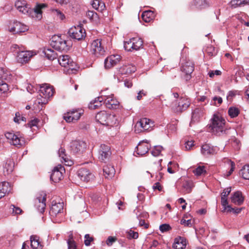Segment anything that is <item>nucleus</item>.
<instances>
[{"instance_id":"1","label":"nucleus","mask_w":249,"mask_h":249,"mask_svg":"<svg viewBox=\"0 0 249 249\" xmlns=\"http://www.w3.org/2000/svg\"><path fill=\"white\" fill-rule=\"evenodd\" d=\"M40 96L44 98L43 101L38 99L36 101L34 105L33 109L36 111H40L42 109L43 105L47 103V99L52 97L54 93V90L52 87L44 84L40 87Z\"/></svg>"},{"instance_id":"2","label":"nucleus","mask_w":249,"mask_h":249,"mask_svg":"<svg viewBox=\"0 0 249 249\" xmlns=\"http://www.w3.org/2000/svg\"><path fill=\"white\" fill-rule=\"evenodd\" d=\"M15 6L17 9L20 12L25 14L31 13L34 11V13L38 16V17L41 16L42 9L46 8L47 5L44 3L37 4L33 8L31 9L25 0H18L15 2Z\"/></svg>"},{"instance_id":"3","label":"nucleus","mask_w":249,"mask_h":249,"mask_svg":"<svg viewBox=\"0 0 249 249\" xmlns=\"http://www.w3.org/2000/svg\"><path fill=\"white\" fill-rule=\"evenodd\" d=\"M225 120L219 114H214L210 120V131L215 135H220L225 129Z\"/></svg>"},{"instance_id":"4","label":"nucleus","mask_w":249,"mask_h":249,"mask_svg":"<svg viewBox=\"0 0 249 249\" xmlns=\"http://www.w3.org/2000/svg\"><path fill=\"white\" fill-rule=\"evenodd\" d=\"M11 51L15 52V54H16L17 61L22 64L27 62L33 56L36 54L32 51L22 50L17 44L12 46Z\"/></svg>"},{"instance_id":"5","label":"nucleus","mask_w":249,"mask_h":249,"mask_svg":"<svg viewBox=\"0 0 249 249\" xmlns=\"http://www.w3.org/2000/svg\"><path fill=\"white\" fill-rule=\"evenodd\" d=\"M5 136L11 144L17 147H22L25 144L24 138L18 132H7L5 133Z\"/></svg>"},{"instance_id":"6","label":"nucleus","mask_w":249,"mask_h":249,"mask_svg":"<svg viewBox=\"0 0 249 249\" xmlns=\"http://www.w3.org/2000/svg\"><path fill=\"white\" fill-rule=\"evenodd\" d=\"M12 75L6 68L0 67V93H4L8 90V84L6 82H10Z\"/></svg>"},{"instance_id":"7","label":"nucleus","mask_w":249,"mask_h":249,"mask_svg":"<svg viewBox=\"0 0 249 249\" xmlns=\"http://www.w3.org/2000/svg\"><path fill=\"white\" fill-rule=\"evenodd\" d=\"M143 41L140 38L133 37L124 41V47L125 51L132 52L137 51L142 47Z\"/></svg>"},{"instance_id":"8","label":"nucleus","mask_w":249,"mask_h":249,"mask_svg":"<svg viewBox=\"0 0 249 249\" xmlns=\"http://www.w3.org/2000/svg\"><path fill=\"white\" fill-rule=\"evenodd\" d=\"M166 105L171 107L172 108L177 112H182L188 108L190 105V100L185 97H182L179 99L178 105L174 106L172 103L167 102V100H164Z\"/></svg>"},{"instance_id":"9","label":"nucleus","mask_w":249,"mask_h":249,"mask_svg":"<svg viewBox=\"0 0 249 249\" xmlns=\"http://www.w3.org/2000/svg\"><path fill=\"white\" fill-rule=\"evenodd\" d=\"M51 45L54 49L59 51H67L70 48L68 42L58 36L52 37Z\"/></svg>"},{"instance_id":"10","label":"nucleus","mask_w":249,"mask_h":249,"mask_svg":"<svg viewBox=\"0 0 249 249\" xmlns=\"http://www.w3.org/2000/svg\"><path fill=\"white\" fill-rule=\"evenodd\" d=\"M83 113L82 109H72L65 113L63 118L68 123L74 122L78 120Z\"/></svg>"},{"instance_id":"11","label":"nucleus","mask_w":249,"mask_h":249,"mask_svg":"<svg viewBox=\"0 0 249 249\" xmlns=\"http://www.w3.org/2000/svg\"><path fill=\"white\" fill-rule=\"evenodd\" d=\"M70 36L73 39L80 40L86 36L85 30L81 26H73L69 29Z\"/></svg>"},{"instance_id":"12","label":"nucleus","mask_w":249,"mask_h":249,"mask_svg":"<svg viewBox=\"0 0 249 249\" xmlns=\"http://www.w3.org/2000/svg\"><path fill=\"white\" fill-rule=\"evenodd\" d=\"M180 70L185 74L184 78L186 81H188L191 78V74L194 70V64L190 60L186 61L184 62H182Z\"/></svg>"},{"instance_id":"13","label":"nucleus","mask_w":249,"mask_h":249,"mask_svg":"<svg viewBox=\"0 0 249 249\" xmlns=\"http://www.w3.org/2000/svg\"><path fill=\"white\" fill-rule=\"evenodd\" d=\"M90 52L97 56L104 54L105 51L101 40L97 39L92 41L90 46Z\"/></svg>"},{"instance_id":"14","label":"nucleus","mask_w":249,"mask_h":249,"mask_svg":"<svg viewBox=\"0 0 249 249\" xmlns=\"http://www.w3.org/2000/svg\"><path fill=\"white\" fill-rule=\"evenodd\" d=\"M111 155L110 147L105 144H101L99 150L98 159L103 162L107 161Z\"/></svg>"},{"instance_id":"15","label":"nucleus","mask_w":249,"mask_h":249,"mask_svg":"<svg viewBox=\"0 0 249 249\" xmlns=\"http://www.w3.org/2000/svg\"><path fill=\"white\" fill-rule=\"evenodd\" d=\"M65 169L61 165L59 164L55 167L51 175L50 178L54 182H59L63 178V173Z\"/></svg>"},{"instance_id":"16","label":"nucleus","mask_w":249,"mask_h":249,"mask_svg":"<svg viewBox=\"0 0 249 249\" xmlns=\"http://www.w3.org/2000/svg\"><path fill=\"white\" fill-rule=\"evenodd\" d=\"M104 97V102L106 107L110 109L115 108L119 105V102L113 94L106 95L104 92L101 93Z\"/></svg>"},{"instance_id":"17","label":"nucleus","mask_w":249,"mask_h":249,"mask_svg":"<svg viewBox=\"0 0 249 249\" xmlns=\"http://www.w3.org/2000/svg\"><path fill=\"white\" fill-rule=\"evenodd\" d=\"M28 30L27 27L20 22L15 21L10 24L9 26V31L13 34L24 32Z\"/></svg>"},{"instance_id":"18","label":"nucleus","mask_w":249,"mask_h":249,"mask_svg":"<svg viewBox=\"0 0 249 249\" xmlns=\"http://www.w3.org/2000/svg\"><path fill=\"white\" fill-rule=\"evenodd\" d=\"M86 147V143L83 141H74L71 142V150L73 154L82 153Z\"/></svg>"},{"instance_id":"19","label":"nucleus","mask_w":249,"mask_h":249,"mask_svg":"<svg viewBox=\"0 0 249 249\" xmlns=\"http://www.w3.org/2000/svg\"><path fill=\"white\" fill-rule=\"evenodd\" d=\"M121 58V56L119 54H112L108 56L104 62L105 68L110 69L114 67L120 62Z\"/></svg>"},{"instance_id":"20","label":"nucleus","mask_w":249,"mask_h":249,"mask_svg":"<svg viewBox=\"0 0 249 249\" xmlns=\"http://www.w3.org/2000/svg\"><path fill=\"white\" fill-rule=\"evenodd\" d=\"M153 126V123L149 119L144 118L140 119L136 124V127H140V131H150Z\"/></svg>"},{"instance_id":"21","label":"nucleus","mask_w":249,"mask_h":249,"mask_svg":"<svg viewBox=\"0 0 249 249\" xmlns=\"http://www.w3.org/2000/svg\"><path fill=\"white\" fill-rule=\"evenodd\" d=\"M46 195H40L35 200V206L41 213L44 212L46 207Z\"/></svg>"},{"instance_id":"22","label":"nucleus","mask_w":249,"mask_h":249,"mask_svg":"<svg viewBox=\"0 0 249 249\" xmlns=\"http://www.w3.org/2000/svg\"><path fill=\"white\" fill-rule=\"evenodd\" d=\"M58 61L60 65L64 67H67L69 69L72 70L74 63L71 61V59L68 55H63L60 56L58 59Z\"/></svg>"},{"instance_id":"23","label":"nucleus","mask_w":249,"mask_h":249,"mask_svg":"<svg viewBox=\"0 0 249 249\" xmlns=\"http://www.w3.org/2000/svg\"><path fill=\"white\" fill-rule=\"evenodd\" d=\"M149 150V144L145 141L140 142L136 148V153L140 156H142L146 154Z\"/></svg>"},{"instance_id":"24","label":"nucleus","mask_w":249,"mask_h":249,"mask_svg":"<svg viewBox=\"0 0 249 249\" xmlns=\"http://www.w3.org/2000/svg\"><path fill=\"white\" fill-rule=\"evenodd\" d=\"M231 202L237 205H241L244 200V197L241 192L237 191L233 193L231 197Z\"/></svg>"},{"instance_id":"25","label":"nucleus","mask_w":249,"mask_h":249,"mask_svg":"<svg viewBox=\"0 0 249 249\" xmlns=\"http://www.w3.org/2000/svg\"><path fill=\"white\" fill-rule=\"evenodd\" d=\"M77 175L81 180L86 182L89 181L92 177L89 171L86 168L80 169L78 171Z\"/></svg>"},{"instance_id":"26","label":"nucleus","mask_w":249,"mask_h":249,"mask_svg":"<svg viewBox=\"0 0 249 249\" xmlns=\"http://www.w3.org/2000/svg\"><path fill=\"white\" fill-rule=\"evenodd\" d=\"M186 244V239L179 236L175 238L173 248L175 249H185Z\"/></svg>"},{"instance_id":"27","label":"nucleus","mask_w":249,"mask_h":249,"mask_svg":"<svg viewBox=\"0 0 249 249\" xmlns=\"http://www.w3.org/2000/svg\"><path fill=\"white\" fill-rule=\"evenodd\" d=\"M217 148L213 146H211L208 144H205L201 146V153L206 156L210 155H213L216 153Z\"/></svg>"},{"instance_id":"28","label":"nucleus","mask_w":249,"mask_h":249,"mask_svg":"<svg viewBox=\"0 0 249 249\" xmlns=\"http://www.w3.org/2000/svg\"><path fill=\"white\" fill-rule=\"evenodd\" d=\"M30 244L33 249H42L43 247L39 237L37 235H33L30 236Z\"/></svg>"},{"instance_id":"29","label":"nucleus","mask_w":249,"mask_h":249,"mask_svg":"<svg viewBox=\"0 0 249 249\" xmlns=\"http://www.w3.org/2000/svg\"><path fill=\"white\" fill-rule=\"evenodd\" d=\"M63 210V203H55L52 204L50 213L52 216H56L57 214L62 213Z\"/></svg>"},{"instance_id":"30","label":"nucleus","mask_w":249,"mask_h":249,"mask_svg":"<svg viewBox=\"0 0 249 249\" xmlns=\"http://www.w3.org/2000/svg\"><path fill=\"white\" fill-rule=\"evenodd\" d=\"M103 172L106 178H112L115 173L114 167L111 165H107L103 168Z\"/></svg>"},{"instance_id":"31","label":"nucleus","mask_w":249,"mask_h":249,"mask_svg":"<svg viewBox=\"0 0 249 249\" xmlns=\"http://www.w3.org/2000/svg\"><path fill=\"white\" fill-rule=\"evenodd\" d=\"M108 115L106 111H101L96 115V120L102 125H106Z\"/></svg>"},{"instance_id":"32","label":"nucleus","mask_w":249,"mask_h":249,"mask_svg":"<svg viewBox=\"0 0 249 249\" xmlns=\"http://www.w3.org/2000/svg\"><path fill=\"white\" fill-rule=\"evenodd\" d=\"M203 110L201 108H196L192 112V120L191 124L193 123L197 122L203 116Z\"/></svg>"},{"instance_id":"33","label":"nucleus","mask_w":249,"mask_h":249,"mask_svg":"<svg viewBox=\"0 0 249 249\" xmlns=\"http://www.w3.org/2000/svg\"><path fill=\"white\" fill-rule=\"evenodd\" d=\"M104 101V97L101 94V96L95 99L94 101H91L89 105V108L91 109H96L101 107L102 102Z\"/></svg>"},{"instance_id":"34","label":"nucleus","mask_w":249,"mask_h":249,"mask_svg":"<svg viewBox=\"0 0 249 249\" xmlns=\"http://www.w3.org/2000/svg\"><path fill=\"white\" fill-rule=\"evenodd\" d=\"M106 126H117L119 124V118L114 114H109Z\"/></svg>"},{"instance_id":"35","label":"nucleus","mask_w":249,"mask_h":249,"mask_svg":"<svg viewBox=\"0 0 249 249\" xmlns=\"http://www.w3.org/2000/svg\"><path fill=\"white\" fill-rule=\"evenodd\" d=\"M11 191L10 184L7 182L0 183V199L4 197L6 194H8Z\"/></svg>"},{"instance_id":"36","label":"nucleus","mask_w":249,"mask_h":249,"mask_svg":"<svg viewBox=\"0 0 249 249\" xmlns=\"http://www.w3.org/2000/svg\"><path fill=\"white\" fill-rule=\"evenodd\" d=\"M14 168V163L13 161L11 160H8L3 166V172L4 174H9L13 172Z\"/></svg>"},{"instance_id":"37","label":"nucleus","mask_w":249,"mask_h":249,"mask_svg":"<svg viewBox=\"0 0 249 249\" xmlns=\"http://www.w3.org/2000/svg\"><path fill=\"white\" fill-rule=\"evenodd\" d=\"M194 187L193 182L191 180H186L182 184V191L184 194H189L191 192Z\"/></svg>"},{"instance_id":"38","label":"nucleus","mask_w":249,"mask_h":249,"mask_svg":"<svg viewBox=\"0 0 249 249\" xmlns=\"http://www.w3.org/2000/svg\"><path fill=\"white\" fill-rule=\"evenodd\" d=\"M43 53L49 60H52L57 58V53L51 49H45Z\"/></svg>"},{"instance_id":"39","label":"nucleus","mask_w":249,"mask_h":249,"mask_svg":"<svg viewBox=\"0 0 249 249\" xmlns=\"http://www.w3.org/2000/svg\"><path fill=\"white\" fill-rule=\"evenodd\" d=\"M92 7L99 11H103L105 9V3L99 0H93L91 3Z\"/></svg>"},{"instance_id":"40","label":"nucleus","mask_w":249,"mask_h":249,"mask_svg":"<svg viewBox=\"0 0 249 249\" xmlns=\"http://www.w3.org/2000/svg\"><path fill=\"white\" fill-rule=\"evenodd\" d=\"M154 17V12L151 10L144 11L142 15V18L145 22H150Z\"/></svg>"},{"instance_id":"41","label":"nucleus","mask_w":249,"mask_h":249,"mask_svg":"<svg viewBox=\"0 0 249 249\" xmlns=\"http://www.w3.org/2000/svg\"><path fill=\"white\" fill-rule=\"evenodd\" d=\"M249 4V0H232L231 5L232 8H235L238 6H244Z\"/></svg>"},{"instance_id":"42","label":"nucleus","mask_w":249,"mask_h":249,"mask_svg":"<svg viewBox=\"0 0 249 249\" xmlns=\"http://www.w3.org/2000/svg\"><path fill=\"white\" fill-rule=\"evenodd\" d=\"M239 174L245 179H249V164L245 165L240 170Z\"/></svg>"},{"instance_id":"43","label":"nucleus","mask_w":249,"mask_h":249,"mask_svg":"<svg viewBox=\"0 0 249 249\" xmlns=\"http://www.w3.org/2000/svg\"><path fill=\"white\" fill-rule=\"evenodd\" d=\"M192 5L200 9L206 8L208 6L206 0H195Z\"/></svg>"},{"instance_id":"44","label":"nucleus","mask_w":249,"mask_h":249,"mask_svg":"<svg viewBox=\"0 0 249 249\" xmlns=\"http://www.w3.org/2000/svg\"><path fill=\"white\" fill-rule=\"evenodd\" d=\"M240 113V110L236 107H231L229 108L228 114L231 118L236 117Z\"/></svg>"},{"instance_id":"45","label":"nucleus","mask_w":249,"mask_h":249,"mask_svg":"<svg viewBox=\"0 0 249 249\" xmlns=\"http://www.w3.org/2000/svg\"><path fill=\"white\" fill-rule=\"evenodd\" d=\"M53 14L58 19L63 20L65 19V15L59 10L57 9H53L52 10Z\"/></svg>"},{"instance_id":"46","label":"nucleus","mask_w":249,"mask_h":249,"mask_svg":"<svg viewBox=\"0 0 249 249\" xmlns=\"http://www.w3.org/2000/svg\"><path fill=\"white\" fill-rule=\"evenodd\" d=\"M206 171L205 170V166H199L193 170V173L197 176H200L206 173Z\"/></svg>"},{"instance_id":"47","label":"nucleus","mask_w":249,"mask_h":249,"mask_svg":"<svg viewBox=\"0 0 249 249\" xmlns=\"http://www.w3.org/2000/svg\"><path fill=\"white\" fill-rule=\"evenodd\" d=\"M58 154L59 157H61L64 160L65 162H68V164L69 165V157L65 154V150L63 148H60L58 151Z\"/></svg>"},{"instance_id":"48","label":"nucleus","mask_w":249,"mask_h":249,"mask_svg":"<svg viewBox=\"0 0 249 249\" xmlns=\"http://www.w3.org/2000/svg\"><path fill=\"white\" fill-rule=\"evenodd\" d=\"M227 161L228 162V164L230 166V170L227 172V174L225 175V176L228 177L232 174L234 171L235 169V163L233 161L228 159L227 160Z\"/></svg>"},{"instance_id":"49","label":"nucleus","mask_w":249,"mask_h":249,"mask_svg":"<svg viewBox=\"0 0 249 249\" xmlns=\"http://www.w3.org/2000/svg\"><path fill=\"white\" fill-rule=\"evenodd\" d=\"M84 244L86 246H89L90 245L91 243L93 241L94 238L90 236L89 234H86L85 235Z\"/></svg>"},{"instance_id":"50","label":"nucleus","mask_w":249,"mask_h":249,"mask_svg":"<svg viewBox=\"0 0 249 249\" xmlns=\"http://www.w3.org/2000/svg\"><path fill=\"white\" fill-rule=\"evenodd\" d=\"M162 149L163 148L161 146H155L153 150L151 151V153L154 156H158L160 154Z\"/></svg>"},{"instance_id":"51","label":"nucleus","mask_w":249,"mask_h":249,"mask_svg":"<svg viewBox=\"0 0 249 249\" xmlns=\"http://www.w3.org/2000/svg\"><path fill=\"white\" fill-rule=\"evenodd\" d=\"M206 52L211 56L215 55L216 53L215 48L211 45H209L207 47Z\"/></svg>"},{"instance_id":"52","label":"nucleus","mask_w":249,"mask_h":249,"mask_svg":"<svg viewBox=\"0 0 249 249\" xmlns=\"http://www.w3.org/2000/svg\"><path fill=\"white\" fill-rule=\"evenodd\" d=\"M180 224L183 225L185 226L191 227L193 225L192 221L191 219H185L182 218L180 221Z\"/></svg>"},{"instance_id":"53","label":"nucleus","mask_w":249,"mask_h":249,"mask_svg":"<svg viewBox=\"0 0 249 249\" xmlns=\"http://www.w3.org/2000/svg\"><path fill=\"white\" fill-rule=\"evenodd\" d=\"M122 70H125V73H131L132 72H134L135 71V68L133 66H125L122 68Z\"/></svg>"},{"instance_id":"54","label":"nucleus","mask_w":249,"mask_h":249,"mask_svg":"<svg viewBox=\"0 0 249 249\" xmlns=\"http://www.w3.org/2000/svg\"><path fill=\"white\" fill-rule=\"evenodd\" d=\"M14 119L15 122L19 123L20 120L26 121V118L24 117H20L18 112L16 113Z\"/></svg>"},{"instance_id":"55","label":"nucleus","mask_w":249,"mask_h":249,"mask_svg":"<svg viewBox=\"0 0 249 249\" xmlns=\"http://www.w3.org/2000/svg\"><path fill=\"white\" fill-rule=\"evenodd\" d=\"M171 229L169 225L167 224H162L160 226V230L162 232L167 231Z\"/></svg>"},{"instance_id":"56","label":"nucleus","mask_w":249,"mask_h":249,"mask_svg":"<svg viewBox=\"0 0 249 249\" xmlns=\"http://www.w3.org/2000/svg\"><path fill=\"white\" fill-rule=\"evenodd\" d=\"M232 146L237 150L240 149V141L236 139H234L232 142Z\"/></svg>"},{"instance_id":"57","label":"nucleus","mask_w":249,"mask_h":249,"mask_svg":"<svg viewBox=\"0 0 249 249\" xmlns=\"http://www.w3.org/2000/svg\"><path fill=\"white\" fill-rule=\"evenodd\" d=\"M39 120L37 118H34L33 120H31L29 123L28 125L30 127H32L33 126H37Z\"/></svg>"},{"instance_id":"58","label":"nucleus","mask_w":249,"mask_h":249,"mask_svg":"<svg viewBox=\"0 0 249 249\" xmlns=\"http://www.w3.org/2000/svg\"><path fill=\"white\" fill-rule=\"evenodd\" d=\"M68 249H77L76 244L75 241H67Z\"/></svg>"},{"instance_id":"59","label":"nucleus","mask_w":249,"mask_h":249,"mask_svg":"<svg viewBox=\"0 0 249 249\" xmlns=\"http://www.w3.org/2000/svg\"><path fill=\"white\" fill-rule=\"evenodd\" d=\"M139 234L137 232H135L133 231L130 230L128 232V238L137 239L138 237Z\"/></svg>"},{"instance_id":"60","label":"nucleus","mask_w":249,"mask_h":249,"mask_svg":"<svg viewBox=\"0 0 249 249\" xmlns=\"http://www.w3.org/2000/svg\"><path fill=\"white\" fill-rule=\"evenodd\" d=\"M231 192V188L229 187L225 189L221 193V196L226 197Z\"/></svg>"},{"instance_id":"61","label":"nucleus","mask_w":249,"mask_h":249,"mask_svg":"<svg viewBox=\"0 0 249 249\" xmlns=\"http://www.w3.org/2000/svg\"><path fill=\"white\" fill-rule=\"evenodd\" d=\"M194 142L193 141H188L185 142V149L186 150H190L194 145Z\"/></svg>"},{"instance_id":"62","label":"nucleus","mask_w":249,"mask_h":249,"mask_svg":"<svg viewBox=\"0 0 249 249\" xmlns=\"http://www.w3.org/2000/svg\"><path fill=\"white\" fill-rule=\"evenodd\" d=\"M13 209V213L16 214H20L22 212L21 209L19 207H16L14 205H11Z\"/></svg>"},{"instance_id":"63","label":"nucleus","mask_w":249,"mask_h":249,"mask_svg":"<svg viewBox=\"0 0 249 249\" xmlns=\"http://www.w3.org/2000/svg\"><path fill=\"white\" fill-rule=\"evenodd\" d=\"M147 94V92H145L143 90H140L138 93V95L137 96V99L138 100H140L142 99V97L143 96H146Z\"/></svg>"},{"instance_id":"64","label":"nucleus","mask_w":249,"mask_h":249,"mask_svg":"<svg viewBox=\"0 0 249 249\" xmlns=\"http://www.w3.org/2000/svg\"><path fill=\"white\" fill-rule=\"evenodd\" d=\"M153 189L155 190H158L160 191H161L162 190V187L160 185V183L158 182L155 183L153 186Z\"/></svg>"}]
</instances>
